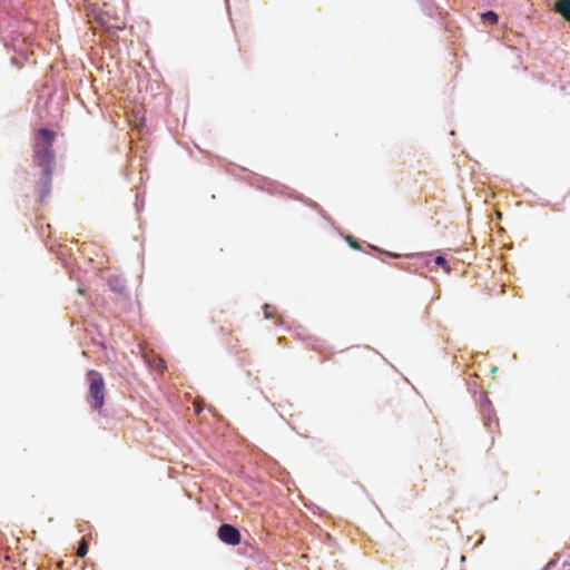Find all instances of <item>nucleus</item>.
<instances>
[{"label":"nucleus","instance_id":"3","mask_svg":"<svg viewBox=\"0 0 570 570\" xmlns=\"http://www.w3.org/2000/svg\"><path fill=\"white\" fill-rule=\"evenodd\" d=\"M217 534L219 540L226 544L237 546L240 543V532L232 524H222Z\"/></svg>","mask_w":570,"mask_h":570},{"label":"nucleus","instance_id":"9","mask_svg":"<svg viewBox=\"0 0 570 570\" xmlns=\"http://www.w3.org/2000/svg\"><path fill=\"white\" fill-rule=\"evenodd\" d=\"M346 240L348 242V244L351 245L352 248L360 249V245L352 236H347Z\"/></svg>","mask_w":570,"mask_h":570},{"label":"nucleus","instance_id":"2","mask_svg":"<svg viewBox=\"0 0 570 570\" xmlns=\"http://www.w3.org/2000/svg\"><path fill=\"white\" fill-rule=\"evenodd\" d=\"M87 381L89 384L87 401L95 410H100L105 404V381L102 375L95 370L87 373Z\"/></svg>","mask_w":570,"mask_h":570},{"label":"nucleus","instance_id":"1","mask_svg":"<svg viewBox=\"0 0 570 570\" xmlns=\"http://www.w3.org/2000/svg\"><path fill=\"white\" fill-rule=\"evenodd\" d=\"M55 138V131L41 128L37 132L33 146V163L42 168L43 180L47 185L50 183L55 163V153L52 149Z\"/></svg>","mask_w":570,"mask_h":570},{"label":"nucleus","instance_id":"8","mask_svg":"<svg viewBox=\"0 0 570 570\" xmlns=\"http://www.w3.org/2000/svg\"><path fill=\"white\" fill-rule=\"evenodd\" d=\"M434 262L438 266L442 267L446 273L450 272L448 262L445 261V258L443 256H438Z\"/></svg>","mask_w":570,"mask_h":570},{"label":"nucleus","instance_id":"10","mask_svg":"<svg viewBox=\"0 0 570 570\" xmlns=\"http://www.w3.org/2000/svg\"><path fill=\"white\" fill-rule=\"evenodd\" d=\"M194 406H195L196 414H199L203 410V401L196 400L194 402Z\"/></svg>","mask_w":570,"mask_h":570},{"label":"nucleus","instance_id":"7","mask_svg":"<svg viewBox=\"0 0 570 570\" xmlns=\"http://www.w3.org/2000/svg\"><path fill=\"white\" fill-rule=\"evenodd\" d=\"M88 552V544L87 542L83 540L80 542L78 549H77V557L79 558H83Z\"/></svg>","mask_w":570,"mask_h":570},{"label":"nucleus","instance_id":"6","mask_svg":"<svg viewBox=\"0 0 570 570\" xmlns=\"http://www.w3.org/2000/svg\"><path fill=\"white\" fill-rule=\"evenodd\" d=\"M150 365L159 372H163L166 368L165 361L160 357H155L154 361L150 362Z\"/></svg>","mask_w":570,"mask_h":570},{"label":"nucleus","instance_id":"12","mask_svg":"<svg viewBox=\"0 0 570 570\" xmlns=\"http://www.w3.org/2000/svg\"><path fill=\"white\" fill-rule=\"evenodd\" d=\"M389 256H392V257H396L397 255L393 254V253H387Z\"/></svg>","mask_w":570,"mask_h":570},{"label":"nucleus","instance_id":"4","mask_svg":"<svg viewBox=\"0 0 570 570\" xmlns=\"http://www.w3.org/2000/svg\"><path fill=\"white\" fill-rule=\"evenodd\" d=\"M554 9L567 21H570V0H558L556 2Z\"/></svg>","mask_w":570,"mask_h":570},{"label":"nucleus","instance_id":"11","mask_svg":"<svg viewBox=\"0 0 570 570\" xmlns=\"http://www.w3.org/2000/svg\"><path fill=\"white\" fill-rule=\"evenodd\" d=\"M272 309H274L271 305H265L264 306V314L267 318H271L273 317V313H272Z\"/></svg>","mask_w":570,"mask_h":570},{"label":"nucleus","instance_id":"5","mask_svg":"<svg viewBox=\"0 0 570 570\" xmlns=\"http://www.w3.org/2000/svg\"><path fill=\"white\" fill-rule=\"evenodd\" d=\"M481 18L484 22H489L490 24H497L499 21V16L494 11L483 12Z\"/></svg>","mask_w":570,"mask_h":570}]
</instances>
